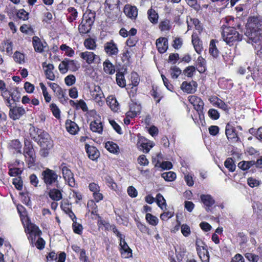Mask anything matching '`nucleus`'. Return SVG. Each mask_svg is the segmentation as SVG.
<instances>
[{
	"instance_id": "38",
	"label": "nucleus",
	"mask_w": 262,
	"mask_h": 262,
	"mask_svg": "<svg viewBox=\"0 0 262 262\" xmlns=\"http://www.w3.org/2000/svg\"><path fill=\"white\" fill-rule=\"evenodd\" d=\"M196 69L200 73H203L206 70V61L202 56L198 58Z\"/></svg>"
},
{
	"instance_id": "17",
	"label": "nucleus",
	"mask_w": 262,
	"mask_h": 262,
	"mask_svg": "<svg viewBox=\"0 0 262 262\" xmlns=\"http://www.w3.org/2000/svg\"><path fill=\"white\" fill-rule=\"evenodd\" d=\"M25 113V110L23 106H15L10 108L9 116L13 120L19 119Z\"/></svg>"
},
{
	"instance_id": "24",
	"label": "nucleus",
	"mask_w": 262,
	"mask_h": 262,
	"mask_svg": "<svg viewBox=\"0 0 262 262\" xmlns=\"http://www.w3.org/2000/svg\"><path fill=\"white\" fill-rule=\"evenodd\" d=\"M192 43L195 51L198 54H201L203 50L202 41L200 39L196 33L193 32L192 36Z\"/></svg>"
},
{
	"instance_id": "58",
	"label": "nucleus",
	"mask_w": 262,
	"mask_h": 262,
	"mask_svg": "<svg viewBox=\"0 0 262 262\" xmlns=\"http://www.w3.org/2000/svg\"><path fill=\"white\" fill-rule=\"evenodd\" d=\"M89 211L91 210V213L95 215L97 212V206L93 200H89L87 204Z\"/></svg>"
},
{
	"instance_id": "63",
	"label": "nucleus",
	"mask_w": 262,
	"mask_h": 262,
	"mask_svg": "<svg viewBox=\"0 0 262 262\" xmlns=\"http://www.w3.org/2000/svg\"><path fill=\"white\" fill-rule=\"evenodd\" d=\"M72 228L74 233L79 235L82 234L83 227L81 224L77 223L76 221H74L72 224Z\"/></svg>"
},
{
	"instance_id": "37",
	"label": "nucleus",
	"mask_w": 262,
	"mask_h": 262,
	"mask_svg": "<svg viewBox=\"0 0 262 262\" xmlns=\"http://www.w3.org/2000/svg\"><path fill=\"white\" fill-rule=\"evenodd\" d=\"M211 102L212 103L213 105L216 106L224 111H227L228 110V105L223 100L217 97L212 98V100Z\"/></svg>"
},
{
	"instance_id": "47",
	"label": "nucleus",
	"mask_w": 262,
	"mask_h": 262,
	"mask_svg": "<svg viewBox=\"0 0 262 262\" xmlns=\"http://www.w3.org/2000/svg\"><path fill=\"white\" fill-rule=\"evenodd\" d=\"M8 174L11 177H16L19 175H20L23 171V169L18 167H13L10 166H8Z\"/></svg>"
},
{
	"instance_id": "48",
	"label": "nucleus",
	"mask_w": 262,
	"mask_h": 262,
	"mask_svg": "<svg viewBox=\"0 0 262 262\" xmlns=\"http://www.w3.org/2000/svg\"><path fill=\"white\" fill-rule=\"evenodd\" d=\"M66 61L67 63L68 70H70L72 71H76L79 68V66L77 64V62L76 61L67 58Z\"/></svg>"
},
{
	"instance_id": "1",
	"label": "nucleus",
	"mask_w": 262,
	"mask_h": 262,
	"mask_svg": "<svg viewBox=\"0 0 262 262\" xmlns=\"http://www.w3.org/2000/svg\"><path fill=\"white\" fill-rule=\"evenodd\" d=\"M237 20V19L230 18L222 26V37L230 46L242 39V35L237 31V29H239L241 27L240 24L236 23Z\"/></svg>"
},
{
	"instance_id": "27",
	"label": "nucleus",
	"mask_w": 262,
	"mask_h": 262,
	"mask_svg": "<svg viewBox=\"0 0 262 262\" xmlns=\"http://www.w3.org/2000/svg\"><path fill=\"white\" fill-rule=\"evenodd\" d=\"M67 130L71 135H75L78 133L79 128L78 125L74 121L67 120L66 122Z\"/></svg>"
},
{
	"instance_id": "19",
	"label": "nucleus",
	"mask_w": 262,
	"mask_h": 262,
	"mask_svg": "<svg viewBox=\"0 0 262 262\" xmlns=\"http://www.w3.org/2000/svg\"><path fill=\"white\" fill-rule=\"evenodd\" d=\"M197 86L198 84L195 81H192L189 83L184 81L182 83L181 88L183 92L189 94H193L196 92Z\"/></svg>"
},
{
	"instance_id": "21",
	"label": "nucleus",
	"mask_w": 262,
	"mask_h": 262,
	"mask_svg": "<svg viewBox=\"0 0 262 262\" xmlns=\"http://www.w3.org/2000/svg\"><path fill=\"white\" fill-rule=\"evenodd\" d=\"M156 46L159 52L165 53L168 47V39L165 37H160L156 40Z\"/></svg>"
},
{
	"instance_id": "8",
	"label": "nucleus",
	"mask_w": 262,
	"mask_h": 262,
	"mask_svg": "<svg viewBox=\"0 0 262 262\" xmlns=\"http://www.w3.org/2000/svg\"><path fill=\"white\" fill-rule=\"evenodd\" d=\"M35 141L37 142L41 147L52 148L53 146L52 141L49 134L44 130L40 135L36 137Z\"/></svg>"
},
{
	"instance_id": "18",
	"label": "nucleus",
	"mask_w": 262,
	"mask_h": 262,
	"mask_svg": "<svg viewBox=\"0 0 262 262\" xmlns=\"http://www.w3.org/2000/svg\"><path fill=\"white\" fill-rule=\"evenodd\" d=\"M195 245L197 253L200 258H202V257H204L205 256L209 255V252L207 249V246L203 241L201 240H196Z\"/></svg>"
},
{
	"instance_id": "29",
	"label": "nucleus",
	"mask_w": 262,
	"mask_h": 262,
	"mask_svg": "<svg viewBox=\"0 0 262 262\" xmlns=\"http://www.w3.org/2000/svg\"><path fill=\"white\" fill-rule=\"evenodd\" d=\"M196 112L198 114V118L195 116H193L191 115L192 119H193L194 123L197 125H201L202 126L204 125L205 124V121L203 110H198Z\"/></svg>"
},
{
	"instance_id": "56",
	"label": "nucleus",
	"mask_w": 262,
	"mask_h": 262,
	"mask_svg": "<svg viewBox=\"0 0 262 262\" xmlns=\"http://www.w3.org/2000/svg\"><path fill=\"white\" fill-rule=\"evenodd\" d=\"M43 130L35 127L34 126H32L30 128V134L32 138L35 141L36 137L40 135L41 133H42Z\"/></svg>"
},
{
	"instance_id": "45",
	"label": "nucleus",
	"mask_w": 262,
	"mask_h": 262,
	"mask_svg": "<svg viewBox=\"0 0 262 262\" xmlns=\"http://www.w3.org/2000/svg\"><path fill=\"white\" fill-rule=\"evenodd\" d=\"M209 53L214 57L216 58L219 55V50L215 45V41L211 40L209 45Z\"/></svg>"
},
{
	"instance_id": "22",
	"label": "nucleus",
	"mask_w": 262,
	"mask_h": 262,
	"mask_svg": "<svg viewBox=\"0 0 262 262\" xmlns=\"http://www.w3.org/2000/svg\"><path fill=\"white\" fill-rule=\"evenodd\" d=\"M85 148L89 158L94 161L99 157V152L98 149L93 146H91L88 144H85Z\"/></svg>"
},
{
	"instance_id": "33",
	"label": "nucleus",
	"mask_w": 262,
	"mask_h": 262,
	"mask_svg": "<svg viewBox=\"0 0 262 262\" xmlns=\"http://www.w3.org/2000/svg\"><path fill=\"white\" fill-rule=\"evenodd\" d=\"M57 97H58L59 101L63 105L68 104V101H69V98L66 95V92L60 88L55 93Z\"/></svg>"
},
{
	"instance_id": "39",
	"label": "nucleus",
	"mask_w": 262,
	"mask_h": 262,
	"mask_svg": "<svg viewBox=\"0 0 262 262\" xmlns=\"http://www.w3.org/2000/svg\"><path fill=\"white\" fill-rule=\"evenodd\" d=\"M54 69V66L52 64H48L46 66V69L45 70V75L46 78L50 80H54L55 76L53 72Z\"/></svg>"
},
{
	"instance_id": "53",
	"label": "nucleus",
	"mask_w": 262,
	"mask_h": 262,
	"mask_svg": "<svg viewBox=\"0 0 262 262\" xmlns=\"http://www.w3.org/2000/svg\"><path fill=\"white\" fill-rule=\"evenodd\" d=\"M145 218L147 222L152 226H156L159 222L158 219L149 213H146Z\"/></svg>"
},
{
	"instance_id": "46",
	"label": "nucleus",
	"mask_w": 262,
	"mask_h": 262,
	"mask_svg": "<svg viewBox=\"0 0 262 262\" xmlns=\"http://www.w3.org/2000/svg\"><path fill=\"white\" fill-rule=\"evenodd\" d=\"M2 95L4 98L6 105L10 108L13 107L12 105L15 102H13V100L11 98L10 96L8 95L7 90L3 92Z\"/></svg>"
},
{
	"instance_id": "3",
	"label": "nucleus",
	"mask_w": 262,
	"mask_h": 262,
	"mask_svg": "<svg viewBox=\"0 0 262 262\" xmlns=\"http://www.w3.org/2000/svg\"><path fill=\"white\" fill-rule=\"evenodd\" d=\"M245 34L249 39L262 34V17L253 16L249 17Z\"/></svg>"
},
{
	"instance_id": "15",
	"label": "nucleus",
	"mask_w": 262,
	"mask_h": 262,
	"mask_svg": "<svg viewBox=\"0 0 262 262\" xmlns=\"http://www.w3.org/2000/svg\"><path fill=\"white\" fill-rule=\"evenodd\" d=\"M200 199L204 205L205 210L209 212L211 211V208L215 203L214 198L210 194H201Z\"/></svg>"
},
{
	"instance_id": "55",
	"label": "nucleus",
	"mask_w": 262,
	"mask_h": 262,
	"mask_svg": "<svg viewBox=\"0 0 262 262\" xmlns=\"http://www.w3.org/2000/svg\"><path fill=\"white\" fill-rule=\"evenodd\" d=\"M13 58L18 63L22 64L25 62V55L19 52L16 51L14 53Z\"/></svg>"
},
{
	"instance_id": "49",
	"label": "nucleus",
	"mask_w": 262,
	"mask_h": 262,
	"mask_svg": "<svg viewBox=\"0 0 262 262\" xmlns=\"http://www.w3.org/2000/svg\"><path fill=\"white\" fill-rule=\"evenodd\" d=\"M157 204L162 210L166 208V201L161 193H158L156 195Z\"/></svg>"
},
{
	"instance_id": "57",
	"label": "nucleus",
	"mask_w": 262,
	"mask_h": 262,
	"mask_svg": "<svg viewBox=\"0 0 262 262\" xmlns=\"http://www.w3.org/2000/svg\"><path fill=\"white\" fill-rule=\"evenodd\" d=\"M170 72L171 77L173 79H176L181 74L182 71L177 66H173L171 67Z\"/></svg>"
},
{
	"instance_id": "23",
	"label": "nucleus",
	"mask_w": 262,
	"mask_h": 262,
	"mask_svg": "<svg viewBox=\"0 0 262 262\" xmlns=\"http://www.w3.org/2000/svg\"><path fill=\"white\" fill-rule=\"evenodd\" d=\"M21 147L22 145L18 139L10 141L8 146V149L14 154H21Z\"/></svg>"
},
{
	"instance_id": "28",
	"label": "nucleus",
	"mask_w": 262,
	"mask_h": 262,
	"mask_svg": "<svg viewBox=\"0 0 262 262\" xmlns=\"http://www.w3.org/2000/svg\"><path fill=\"white\" fill-rule=\"evenodd\" d=\"M106 102L114 112H117L119 110V104L114 96L111 95L107 97Z\"/></svg>"
},
{
	"instance_id": "61",
	"label": "nucleus",
	"mask_w": 262,
	"mask_h": 262,
	"mask_svg": "<svg viewBox=\"0 0 262 262\" xmlns=\"http://www.w3.org/2000/svg\"><path fill=\"white\" fill-rule=\"evenodd\" d=\"M163 159V155L161 153H158L155 157H152V163L154 164L155 167L159 168V166L160 164V161Z\"/></svg>"
},
{
	"instance_id": "51",
	"label": "nucleus",
	"mask_w": 262,
	"mask_h": 262,
	"mask_svg": "<svg viewBox=\"0 0 262 262\" xmlns=\"http://www.w3.org/2000/svg\"><path fill=\"white\" fill-rule=\"evenodd\" d=\"M39 85L42 90V94L44 97L45 101L47 103H49L51 100V96L48 93L47 88L46 87L45 84L42 82L39 83Z\"/></svg>"
},
{
	"instance_id": "62",
	"label": "nucleus",
	"mask_w": 262,
	"mask_h": 262,
	"mask_svg": "<svg viewBox=\"0 0 262 262\" xmlns=\"http://www.w3.org/2000/svg\"><path fill=\"white\" fill-rule=\"evenodd\" d=\"M50 108L53 115L56 118H59L60 115V111L58 106L55 103H52L50 105Z\"/></svg>"
},
{
	"instance_id": "25",
	"label": "nucleus",
	"mask_w": 262,
	"mask_h": 262,
	"mask_svg": "<svg viewBox=\"0 0 262 262\" xmlns=\"http://www.w3.org/2000/svg\"><path fill=\"white\" fill-rule=\"evenodd\" d=\"M69 103L71 106L73 107L76 110L81 109L84 112L88 111L87 105L85 101L82 99H80L76 101L73 100H69Z\"/></svg>"
},
{
	"instance_id": "54",
	"label": "nucleus",
	"mask_w": 262,
	"mask_h": 262,
	"mask_svg": "<svg viewBox=\"0 0 262 262\" xmlns=\"http://www.w3.org/2000/svg\"><path fill=\"white\" fill-rule=\"evenodd\" d=\"M60 49L62 51L65 52V54L69 57H73L74 55V51L70 47L65 44L62 45Z\"/></svg>"
},
{
	"instance_id": "40",
	"label": "nucleus",
	"mask_w": 262,
	"mask_h": 262,
	"mask_svg": "<svg viewBox=\"0 0 262 262\" xmlns=\"http://www.w3.org/2000/svg\"><path fill=\"white\" fill-rule=\"evenodd\" d=\"M105 147L107 150L113 154L117 153L119 150L118 145L112 141H108L105 143Z\"/></svg>"
},
{
	"instance_id": "2",
	"label": "nucleus",
	"mask_w": 262,
	"mask_h": 262,
	"mask_svg": "<svg viewBox=\"0 0 262 262\" xmlns=\"http://www.w3.org/2000/svg\"><path fill=\"white\" fill-rule=\"evenodd\" d=\"M21 221L25 232L28 234V238L31 245L39 250L43 249L45 248V241L40 237L41 232L39 228L31 223L28 218L22 219Z\"/></svg>"
},
{
	"instance_id": "50",
	"label": "nucleus",
	"mask_w": 262,
	"mask_h": 262,
	"mask_svg": "<svg viewBox=\"0 0 262 262\" xmlns=\"http://www.w3.org/2000/svg\"><path fill=\"white\" fill-rule=\"evenodd\" d=\"M116 82L119 86L121 88L125 86L126 81L123 74L121 73H117L116 74Z\"/></svg>"
},
{
	"instance_id": "52",
	"label": "nucleus",
	"mask_w": 262,
	"mask_h": 262,
	"mask_svg": "<svg viewBox=\"0 0 262 262\" xmlns=\"http://www.w3.org/2000/svg\"><path fill=\"white\" fill-rule=\"evenodd\" d=\"M161 177L166 181H173L176 178V174L174 172L168 171L163 173Z\"/></svg>"
},
{
	"instance_id": "13",
	"label": "nucleus",
	"mask_w": 262,
	"mask_h": 262,
	"mask_svg": "<svg viewBox=\"0 0 262 262\" xmlns=\"http://www.w3.org/2000/svg\"><path fill=\"white\" fill-rule=\"evenodd\" d=\"M91 95L92 99L99 106L103 105L104 104L103 99L104 98V96L100 86L98 85L95 86L94 90L91 92Z\"/></svg>"
},
{
	"instance_id": "32",
	"label": "nucleus",
	"mask_w": 262,
	"mask_h": 262,
	"mask_svg": "<svg viewBox=\"0 0 262 262\" xmlns=\"http://www.w3.org/2000/svg\"><path fill=\"white\" fill-rule=\"evenodd\" d=\"M90 129L93 132L102 134L103 132L102 123L99 120L92 121L90 123Z\"/></svg>"
},
{
	"instance_id": "35",
	"label": "nucleus",
	"mask_w": 262,
	"mask_h": 262,
	"mask_svg": "<svg viewBox=\"0 0 262 262\" xmlns=\"http://www.w3.org/2000/svg\"><path fill=\"white\" fill-rule=\"evenodd\" d=\"M49 195L54 201H58L62 199L61 192L56 188L51 189L49 192Z\"/></svg>"
},
{
	"instance_id": "20",
	"label": "nucleus",
	"mask_w": 262,
	"mask_h": 262,
	"mask_svg": "<svg viewBox=\"0 0 262 262\" xmlns=\"http://www.w3.org/2000/svg\"><path fill=\"white\" fill-rule=\"evenodd\" d=\"M188 100L193 105L196 111L204 110V103L200 98L195 95H191L188 97Z\"/></svg>"
},
{
	"instance_id": "60",
	"label": "nucleus",
	"mask_w": 262,
	"mask_h": 262,
	"mask_svg": "<svg viewBox=\"0 0 262 262\" xmlns=\"http://www.w3.org/2000/svg\"><path fill=\"white\" fill-rule=\"evenodd\" d=\"M68 12L69 13V15L68 16V19L71 21H73L75 20L77 17V11L76 9L74 7H70L68 9Z\"/></svg>"
},
{
	"instance_id": "11",
	"label": "nucleus",
	"mask_w": 262,
	"mask_h": 262,
	"mask_svg": "<svg viewBox=\"0 0 262 262\" xmlns=\"http://www.w3.org/2000/svg\"><path fill=\"white\" fill-rule=\"evenodd\" d=\"M79 56L89 64L92 63H99L100 62L101 59L100 57L92 52L85 51L81 52Z\"/></svg>"
},
{
	"instance_id": "12",
	"label": "nucleus",
	"mask_w": 262,
	"mask_h": 262,
	"mask_svg": "<svg viewBox=\"0 0 262 262\" xmlns=\"http://www.w3.org/2000/svg\"><path fill=\"white\" fill-rule=\"evenodd\" d=\"M104 51L107 55L111 57L117 56L119 53L117 45L113 40H111L104 43Z\"/></svg>"
},
{
	"instance_id": "5",
	"label": "nucleus",
	"mask_w": 262,
	"mask_h": 262,
	"mask_svg": "<svg viewBox=\"0 0 262 262\" xmlns=\"http://www.w3.org/2000/svg\"><path fill=\"white\" fill-rule=\"evenodd\" d=\"M23 155L29 167L33 166L36 161V155L32 143L28 140H25Z\"/></svg>"
},
{
	"instance_id": "59",
	"label": "nucleus",
	"mask_w": 262,
	"mask_h": 262,
	"mask_svg": "<svg viewBox=\"0 0 262 262\" xmlns=\"http://www.w3.org/2000/svg\"><path fill=\"white\" fill-rule=\"evenodd\" d=\"M141 106L137 103L133 104L130 106V111L133 113V116H137L140 113Z\"/></svg>"
},
{
	"instance_id": "43",
	"label": "nucleus",
	"mask_w": 262,
	"mask_h": 262,
	"mask_svg": "<svg viewBox=\"0 0 262 262\" xmlns=\"http://www.w3.org/2000/svg\"><path fill=\"white\" fill-rule=\"evenodd\" d=\"M254 164L255 161H243L240 162L238 164V166L240 169H242L243 170H247L249 169L250 167H251L252 166L254 165Z\"/></svg>"
},
{
	"instance_id": "4",
	"label": "nucleus",
	"mask_w": 262,
	"mask_h": 262,
	"mask_svg": "<svg viewBox=\"0 0 262 262\" xmlns=\"http://www.w3.org/2000/svg\"><path fill=\"white\" fill-rule=\"evenodd\" d=\"M95 19V13L92 11H86L83 15L81 23L79 25L78 30L80 34L89 33Z\"/></svg>"
},
{
	"instance_id": "26",
	"label": "nucleus",
	"mask_w": 262,
	"mask_h": 262,
	"mask_svg": "<svg viewBox=\"0 0 262 262\" xmlns=\"http://www.w3.org/2000/svg\"><path fill=\"white\" fill-rule=\"evenodd\" d=\"M126 15L132 19H135L138 15V9L136 6L126 5L124 8Z\"/></svg>"
},
{
	"instance_id": "10",
	"label": "nucleus",
	"mask_w": 262,
	"mask_h": 262,
	"mask_svg": "<svg viewBox=\"0 0 262 262\" xmlns=\"http://www.w3.org/2000/svg\"><path fill=\"white\" fill-rule=\"evenodd\" d=\"M225 133L228 141L231 143H236L240 141L235 127L230 123L226 126Z\"/></svg>"
},
{
	"instance_id": "31",
	"label": "nucleus",
	"mask_w": 262,
	"mask_h": 262,
	"mask_svg": "<svg viewBox=\"0 0 262 262\" xmlns=\"http://www.w3.org/2000/svg\"><path fill=\"white\" fill-rule=\"evenodd\" d=\"M32 43L34 50L36 52L41 53L43 51V43L41 41L38 37L35 36L33 37Z\"/></svg>"
},
{
	"instance_id": "6",
	"label": "nucleus",
	"mask_w": 262,
	"mask_h": 262,
	"mask_svg": "<svg viewBox=\"0 0 262 262\" xmlns=\"http://www.w3.org/2000/svg\"><path fill=\"white\" fill-rule=\"evenodd\" d=\"M58 175L49 168H46L41 172V179L47 187L58 183Z\"/></svg>"
},
{
	"instance_id": "9",
	"label": "nucleus",
	"mask_w": 262,
	"mask_h": 262,
	"mask_svg": "<svg viewBox=\"0 0 262 262\" xmlns=\"http://www.w3.org/2000/svg\"><path fill=\"white\" fill-rule=\"evenodd\" d=\"M154 145L153 142L148 141L145 137L140 135H138L137 146L139 150H142L144 153H148Z\"/></svg>"
},
{
	"instance_id": "41",
	"label": "nucleus",
	"mask_w": 262,
	"mask_h": 262,
	"mask_svg": "<svg viewBox=\"0 0 262 262\" xmlns=\"http://www.w3.org/2000/svg\"><path fill=\"white\" fill-rule=\"evenodd\" d=\"M148 18L149 21L152 24H156L158 22L159 16L156 11L150 8L147 11Z\"/></svg>"
},
{
	"instance_id": "14",
	"label": "nucleus",
	"mask_w": 262,
	"mask_h": 262,
	"mask_svg": "<svg viewBox=\"0 0 262 262\" xmlns=\"http://www.w3.org/2000/svg\"><path fill=\"white\" fill-rule=\"evenodd\" d=\"M254 48L256 54L262 57V34L249 39Z\"/></svg>"
},
{
	"instance_id": "42",
	"label": "nucleus",
	"mask_w": 262,
	"mask_h": 262,
	"mask_svg": "<svg viewBox=\"0 0 262 262\" xmlns=\"http://www.w3.org/2000/svg\"><path fill=\"white\" fill-rule=\"evenodd\" d=\"M84 45L87 49L92 50H95L97 47L95 39L92 38L85 39L84 41Z\"/></svg>"
},
{
	"instance_id": "34",
	"label": "nucleus",
	"mask_w": 262,
	"mask_h": 262,
	"mask_svg": "<svg viewBox=\"0 0 262 262\" xmlns=\"http://www.w3.org/2000/svg\"><path fill=\"white\" fill-rule=\"evenodd\" d=\"M103 70L108 74L112 75L115 72L114 66L111 62V61L107 59L103 63Z\"/></svg>"
},
{
	"instance_id": "30",
	"label": "nucleus",
	"mask_w": 262,
	"mask_h": 262,
	"mask_svg": "<svg viewBox=\"0 0 262 262\" xmlns=\"http://www.w3.org/2000/svg\"><path fill=\"white\" fill-rule=\"evenodd\" d=\"M174 249L176 256L178 261L179 262L182 261L186 253L185 247L184 246L180 245L174 247Z\"/></svg>"
},
{
	"instance_id": "64",
	"label": "nucleus",
	"mask_w": 262,
	"mask_h": 262,
	"mask_svg": "<svg viewBox=\"0 0 262 262\" xmlns=\"http://www.w3.org/2000/svg\"><path fill=\"white\" fill-rule=\"evenodd\" d=\"M209 117L213 120H217L220 118V115L219 112L214 108H210L208 111Z\"/></svg>"
},
{
	"instance_id": "16",
	"label": "nucleus",
	"mask_w": 262,
	"mask_h": 262,
	"mask_svg": "<svg viewBox=\"0 0 262 262\" xmlns=\"http://www.w3.org/2000/svg\"><path fill=\"white\" fill-rule=\"evenodd\" d=\"M119 247L122 257L128 258L132 257V250L127 244L125 238L119 241Z\"/></svg>"
},
{
	"instance_id": "44",
	"label": "nucleus",
	"mask_w": 262,
	"mask_h": 262,
	"mask_svg": "<svg viewBox=\"0 0 262 262\" xmlns=\"http://www.w3.org/2000/svg\"><path fill=\"white\" fill-rule=\"evenodd\" d=\"M224 165L230 172H233L235 170L236 165L232 158H227L224 162Z\"/></svg>"
},
{
	"instance_id": "7",
	"label": "nucleus",
	"mask_w": 262,
	"mask_h": 262,
	"mask_svg": "<svg viewBox=\"0 0 262 262\" xmlns=\"http://www.w3.org/2000/svg\"><path fill=\"white\" fill-rule=\"evenodd\" d=\"M60 169L62 171L63 177L69 186L75 187L76 185L74 177V174L66 165V163H62L60 166Z\"/></svg>"
},
{
	"instance_id": "36",
	"label": "nucleus",
	"mask_w": 262,
	"mask_h": 262,
	"mask_svg": "<svg viewBox=\"0 0 262 262\" xmlns=\"http://www.w3.org/2000/svg\"><path fill=\"white\" fill-rule=\"evenodd\" d=\"M219 86L223 89H230L233 86V83L230 79L223 78L219 81Z\"/></svg>"
}]
</instances>
